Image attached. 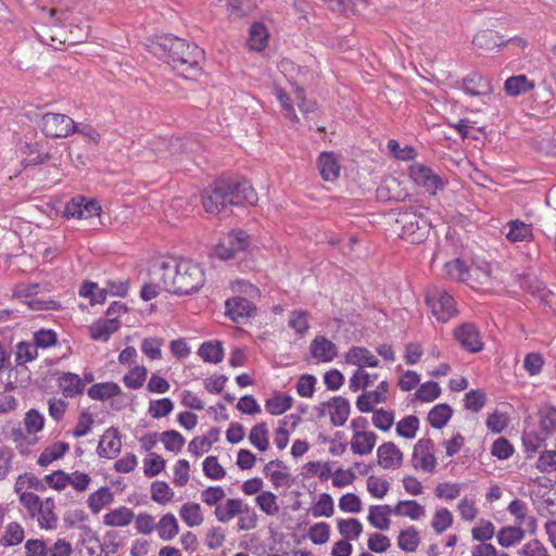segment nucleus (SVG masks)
I'll return each instance as SVG.
<instances>
[{
    "mask_svg": "<svg viewBox=\"0 0 556 556\" xmlns=\"http://www.w3.org/2000/svg\"><path fill=\"white\" fill-rule=\"evenodd\" d=\"M165 291L176 295H187L199 291L205 282L202 266L189 258L162 261L154 270Z\"/></svg>",
    "mask_w": 556,
    "mask_h": 556,
    "instance_id": "obj_1",
    "label": "nucleus"
},
{
    "mask_svg": "<svg viewBox=\"0 0 556 556\" xmlns=\"http://www.w3.org/2000/svg\"><path fill=\"white\" fill-rule=\"evenodd\" d=\"M256 193L248 181L229 182L217 180L210 186L203 197L202 204L206 213L217 215L232 205L254 204Z\"/></svg>",
    "mask_w": 556,
    "mask_h": 556,
    "instance_id": "obj_2",
    "label": "nucleus"
},
{
    "mask_svg": "<svg viewBox=\"0 0 556 556\" xmlns=\"http://www.w3.org/2000/svg\"><path fill=\"white\" fill-rule=\"evenodd\" d=\"M160 48L164 51L163 58L181 75L188 77L199 72V63L203 59V50L186 40L167 36L162 38Z\"/></svg>",
    "mask_w": 556,
    "mask_h": 556,
    "instance_id": "obj_3",
    "label": "nucleus"
},
{
    "mask_svg": "<svg viewBox=\"0 0 556 556\" xmlns=\"http://www.w3.org/2000/svg\"><path fill=\"white\" fill-rule=\"evenodd\" d=\"M18 500L26 509L27 517L36 520L40 529L52 531L58 528L59 517L52 497L41 498L33 492H23Z\"/></svg>",
    "mask_w": 556,
    "mask_h": 556,
    "instance_id": "obj_4",
    "label": "nucleus"
},
{
    "mask_svg": "<svg viewBox=\"0 0 556 556\" xmlns=\"http://www.w3.org/2000/svg\"><path fill=\"white\" fill-rule=\"evenodd\" d=\"M426 303L432 315L442 323L450 320L457 313L453 296L439 286H431L427 289Z\"/></svg>",
    "mask_w": 556,
    "mask_h": 556,
    "instance_id": "obj_5",
    "label": "nucleus"
},
{
    "mask_svg": "<svg viewBox=\"0 0 556 556\" xmlns=\"http://www.w3.org/2000/svg\"><path fill=\"white\" fill-rule=\"evenodd\" d=\"M396 223L402 226L400 233L402 239L410 243H420L429 235L430 224L427 218L414 212L400 213Z\"/></svg>",
    "mask_w": 556,
    "mask_h": 556,
    "instance_id": "obj_6",
    "label": "nucleus"
},
{
    "mask_svg": "<svg viewBox=\"0 0 556 556\" xmlns=\"http://www.w3.org/2000/svg\"><path fill=\"white\" fill-rule=\"evenodd\" d=\"M41 129L47 137L66 138L76 132V123L64 114L46 113L41 118Z\"/></svg>",
    "mask_w": 556,
    "mask_h": 556,
    "instance_id": "obj_7",
    "label": "nucleus"
},
{
    "mask_svg": "<svg viewBox=\"0 0 556 556\" xmlns=\"http://www.w3.org/2000/svg\"><path fill=\"white\" fill-rule=\"evenodd\" d=\"M409 176L417 186L426 189L431 195L437 194L445 188V181L430 167L424 164L415 163L410 165Z\"/></svg>",
    "mask_w": 556,
    "mask_h": 556,
    "instance_id": "obj_8",
    "label": "nucleus"
},
{
    "mask_svg": "<svg viewBox=\"0 0 556 556\" xmlns=\"http://www.w3.org/2000/svg\"><path fill=\"white\" fill-rule=\"evenodd\" d=\"M249 245V236L243 230H232L215 248V254L223 261L233 258Z\"/></svg>",
    "mask_w": 556,
    "mask_h": 556,
    "instance_id": "obj_9",
    "label": "nucleus"
},
{
    "mask_svg": "<svg viewBox=\"0 0 556 556\" xmlns=\"http://www.w3.org/2000/svg\"><path fill=\"white\" fill-rule=\"evenodd\" d=\"M100 212L101 207L96 200L76 197L66 204L64 215L67 218L89 219L99 216Z\"/></svg>",
    "mask_w": 556,
    "mask_h": 556,
    "instance_id": "obj_10",
    "label": "nucleus"
},
{
    "mask_svg": "<svg viewBox=\"0 0 556 556\" xmlns=\"http://www.w3.org/2000/svg\"><path fill=\"white\" fill-rule=\"evenodd\" d=\"M434 444L430 439H420L414 447L413 465L416 469L432 472L437 466Z\"/></svg>",
    "mask_w": 556,
    "mask_h": 556,
    "instance_id": "obj_11",
    "label": "nucleus"
},
{
    "mask_svg": "<svg viewBox=\"0 0 556 556\" xmlns=\"http://www.w3.org/2000/svg\"><path fill=\"white\" fill-rule=\"evenodd\" d=\"M454 337L460 346L471 353L480 352L483 349L480 332L472 323H464L454 330Z\"/></svg>",
    "mask_w": 556,
    "mask_h": 556,
    "instance_id": "obj_12",
    "label": "nucleus"
},
{
    "mask_svg": "<svg viewBox=\"0 0 556 556\" xmlns=\"http://www.w3.org/2000/svg\"><path fill=\"white\" fill-rule=\"evenodd\" d=\"M389 395V384L387 381H381L376 390L364 392L356 400V407L362 413L372 412L375 406L386 403Z\"/></svg>",
    "mask_w": 556,
    "mask_h": 556,
    "instance_id": "obj_13",
    "label": "nucleus"
},
{
    "mask_svg": "<svg viewBox=\"0 0 556 556\" xmlns=\"http://www.w3.org/2000/svg\"><path fill=\"white\" fill-rule=\"evenodd\" d=\"M472 42L477 48L485 51H492L495 48H498L508 42L515 43L518 47L525 46V41L521 38L504 40V38L498 33L490 29L479 31L473 37Z\"/></svg>",
    "mask_w": 556,
    "mask_h": 556,
    "instance_id": "obj_14",
    "label": "nucleus"
},
{
    "mask_svg": "<svg viewBox=\"0 0 556 556\" xmlns=\"http://www.w3.org/2000/svg\"><path fill=\"white\" fill-rule=\"evenodd\" d=\"M378 465L386 470H394L403 464V453L393 442H386L377 448Z\"/></svg>",
    "mask_w": 556,
    "mask_h": 556,
    "instance_id": "obj_15",
    "label": "nucleus"
},
{
    "mask_svg": "<svg viewBox=\"0 0 556 556\" xmlns=\"http://www.w3.org/2000/svg\"><path fill=\"white\" fill-rule=\"evenodd\" d=\"M507 510L511 516L515 517L516 526L521 528L525 526V530H527L530 534H534L536 532L538 521L535 517L528 515V506L523 501L518 498L511 501L507 507Z\"/></svg>",
    "mask_w": 556,
    "mask_h": 556,
    "instance_id": "obj_16",
    "label": "nucleus"
},
{
    "mask_svg": "<svg viewBox=\"0 0 556 556\" xmlns=\"http://www.w3.org/2000/svg\"><path fill=\"white\" fill-rule=\"evenodd\" d=\"M225 306L227 316H229L236 323H241L250 317L254 309L253 304L242 296L228 299L225 303Z\"/></svg>",
    "mask_w": 556,
    "mask_h": 556,
    "instance_id": "obj_17",
    "label": "nucleus"
},
{
    "mask_svg": "<svg viewBox=\"0 0 556 556\" xmlns=\"http://www.w3.org/2000/svg\"><path fill=\"white\" fill-rule=\"evenodd\" d=\"M320 176L326 181H334L340 176L341 166L332 152H323L317 160Z\"/></svg>",
    "mask_w": 556,
    "mask_h": 556,
    "instance_id": "obj_18",
    "label": "nucleus"
},
{
    "mask_svg": "<svg viewBox=\"0 0 556 556\" xmlns=\"http://www.w3.org/2000/svg\"><path fill=\"white\" fill-rule=\"evenodd\" d=\"M309 349L312 356L323 363L331 362L338 354L336 344L323 336L316 337Z\"/></svg>",
    "mask_w": 556,
    "mask_h": 556,
    "instance_id": "obj_19",
    "label": "nucleus"
},
{
    "mask_svg": "<svg viewBox=\"0 0 556 556\" xmlns=\"http://www.w3.org/2000/svg\"><path fill=\"white\" fill-rule=\"evenodd\" d=\"M121 448L122 442L118 432L109 429L101 437L97 451L100 457L114 458L119 454Z\"/></svg>",
    "mask_w": 556,
    "mask_h": 556,
    "instance_id": "obj_20",
    "label": "nucleus"
},
{
    "mask_svg": "<svg viewBox=\"0 0 556 556\" xmlns=\"http://www.w3.org/2000/svg\"><path fill=\"white\" fill-rule=\"evenodd\" d=\"M505 228H507L506 239L511 243L530 242L533 240L532 226L520 219L509 220Z\"/></svg>",
    "mask_w": 556,
    "mask_h": 556,
    "instance_id": "obj_21",
    "label": "nucleus"
},
{
    "mask_svg": "<svg viewBox=\"0 0 556 556\" xmlns=\"http://www.w3.org/2000/svg\"><path fill=\"white\" fill-rule=\"evenodd\" d=\"M344 357L348 364L358 366L361 369L365 366L377 367L379 365V359L363 346H352Z\"/></svg>",
    "mask_w": 556,
    "mask_h": 556,
    "instance_id": "obj_22",
    "label": "nucleus"
},
{
    "mask_svg": "<svg viewBox=\"0 0 556 556\" xmlns=\"http://www.w3.org/2000/svg\"><path fill=\"white\" fill-rule=\"evenodd\" d=\"M121 321L116 317L98 320L89 327L93 340L106 342L118 330Z\"/></svg>",
    "mask_w": 556,
    "mask_h": 556,
    "instance_id": "obj_23",
    "label": "nucleus"
},
{
    "mask_svg": "<svg viewBox=\"0 0 556 556\" xmlns=\"http://www.w3.org/2000/svg\"><path fill=\"white\" fill-rule=\"evenodd\" d=\"M135 518V513L131 508L126 506H119L109 510L103 516V523L106 527H127Z\"/></svg>",
    "mask_w": 556,
    "mask_h": 556,
    "instance_id": "obj_24",
    "label": "nucleus"
},
{
    "mask_svg": "<svg viewBox=\"0 0 556 556\" xmlns=\"http://www.w3.org/2000/svg\"><path fill=\"white\" fill-rule=\"evenodd\" d=\"M392 508L389 505H371L368 509V522L376 529L388 530L391 525Z\"/></svg>",
    "mask_w": 556,
    "mask_h": 556,
    "instance_id": "obj_25",
    "label": "nucleus"
},
{
    "mask_svg": "<svg viewBox=\"0 0 556 556\" xmlns=\"http://www.w3.org/2000/svg\"><path fill=\"white\" fill-rule=\"evenodd\" d=\"M377 439V434L372 431L353 433L351 450L357 455H368L374 450Z\"/></svg>",
    "mask_w": 556,
    "mask_h": 556,
    "instance_id": "obj_26",
    "label": "nucleus"
},
{
    "mask_svg": "<svg viewBox=\"0 0 556 556\" xmlns=\"http://www.w3.org/2000/svg\"><path fill=\"white\" fill-rule=\"evenodd\" d=\"M243 504L241 498H227L215 507L214 516L219 522L227 523L240 514Z\"/></svg>",
    "mask_w": 556,
    "mask_h": 556,
    "instance_id": "obj_27",
    "label": "nucleus"
},
{
    "mask_svg": "<svg viewBox=\"0 0 556 556\" xmlns=\"http://www.w3.org/2000/svg\"><path fill=\"white\" fill-rule=\"evenodd\" d=\"M463 90L470 96H488L492 88L486 78L475 73L464 78Z\"/></svg>",
    "mask_w": 556,
    "mask_h": 556,
    "instance_id": "obj_28",
    "label": "nucleus"
},
{
    "mask_svg": "<svg viewBox=\"0 0 556 556\" xmlns=\"http://www.w3.org/2000/svg\"><path fill=\"white\" fill-rule=\"evenodd\" d=\"M59 388L65 397H74L83 393L85 383L83 379L73 372L63 374L59 380Z\"/></svg>",
    "mask_w": 556,
    "mask_h": 556,
    "instance_id": "obj_29",
    "label": "nucleus"
},
{
    "mask_svg": "<svg viewBox=\"0 0 556 556\" xmlns=\"http://www.w3.org/2000/svg\"><path fill=\"white\" fill-rule=\"evenodd\" d=\"M328 406L330 407L329 415L332 425L343 426L350 415L349 401L342 396H336L328 403Z\"/></svg>",
    "mask_w": 556,
    "mask_h": 556,
    "instance_id": "obj_30",
    "label": "nucleus"
},
{
    "mask_svg": "<svg viewBox=\"0 0 556 556\" xmlns=\"http://www.w3.org/2000/svg\"><path fill=\"white\" fill-rule=\"evenodd\" d=\"M155 530L161 540L172 541L179 533L178 520L172 513H167L156 522Z\"/></svg>",
    "mask_w": 556,
    "mask_h": 556,
    "instance_id": "obj_31",
    "label": "nucleus"
},
{
    "mask_svg": "<svg viewBox=\"0 0 556 556\" xmlns=\"http://www.w3.org/2000/svg\"><path fill=\"white\" fill-rule=\"evenodd\" d=\"M527 530L519 526H507L498 530L496 539L502 547H510L525 539Z\"/></svg>",
    "mask_w": 556,
    "mask_h": 556,
    "instance_id": "obj_32",
    "label": "nucleus"
},
{
    "mask_svg": "<svg viewBox=\"0 0 556 556\" xmlns=\"http://www.w3.org/2000/svg\"><path fill=\"white\" fill-rule=\"evenodd\" d=\"M393 514L399 517H407L412 520H418L425 516V507L413 500L399 501L392 508Z\"/></svg>",
    "mask_w": 556,
    "mask_h": 556,
    "instance_id": "obj_33",
    "label": "nucleus"
},
{
    "mask_svg": "<svg viewBox=\"0 0 556 556\" xmlns=\"http://www.w3.org/2000/svg\"><path fill=\"white\" fill-rule=\"evenodd\" d=\"M68 450L70 445L67 443L62 441L54 442L43 450L39 455L37 463L41 467H47L54 460L62 458Z\"/></svg>",
    "mask_w": 556,
    "mask_h": 556,
    "instance_id": "obj_34",
    "label": "nucleus"
},
{
    "mask_svg": "<svg viewBox=\"0 0 556 556\" xmlns=\"http://www.w3.org/2000/svg\"><path fill=\"white\" fill-rule=\"evenodd\" d=\"M113 493L108 486H102L92 492L87 500V504L92 514H99L105 506L113 502Z\"/></svg>",
    "mask_w": 556,
    "mask_h": 556,
    "instance_id": "obj_35",
    "label": "nucleus"
},
{
    "mask_svg": "<svg viewBox=\"0 0 556 556\" xmlns=\"http://www.w3.org/2000/svg\"><path fill=\"white\" fill-rule=\"evenodd\" d=\"M179 516L181 520L188 527H199L203 523L204 517L200 504L188 502L181 505L179 509Z\"/></svg>",
    "mask_w": 556,
    "mask_h": 556,
    "instance_id": "obj_36",
    "label": "nucleus"
},
{
    "mask_svg": "<svg viewBox=\"0 0 556 556\" xmlns=\"http://www.w3.org/2000/svg\"><path fill=\"white\" fill-rule=\"evenodd\" d=\"M444 275L451 280L469 282L471 273L462 260L455 258L444 264Z\"/></svg>",
    "mask_w": 556,
    "mask_h": 556,
    "instance_id": "obj_37",
    "label": "nucleus"
},
{
    "mask_svg": "<svg viewBox=\"0 0 556 556\" xmlns=\"http://www.w3.org/2000/svg\"><path fill=\"white\" fill-rule=\"evenodd\" d=\"M122 390L115 382H100L92 384L88 390V395L92 400L104 401L121 394Z\"/></svg>",
    "mask_w": 556,
    "mask_h": 556,
    "instance_id": "obj_38",
    "label": "nucleus"
},
{
    "mask_svg": "<svg viewBox=\"0 0 556 556\" xmlns=\"http://www.w3.org/2000/svg\"><path fill=\"white\" fill-rule=\"evenodd\" d=\"M534 88V83L526 75L511 76L505 81V91L508 96L516 97Z\"/></svg>",
    "mask_w": 556,
    "mask_h": 556,
    "instance_id": "obj_39",
    "label": "nucleus"
},
{
    "mask_svg": "<svg viewBox=\"0 0 556 556\" xmlns=\"http://www.w3.org/2000/svg\"><path fill=\"white\" fill-rule=\"evenodd\" d=\"M419 543L420 535L417 529L414 527H408L402 530L397 536L399 547L406 553L415 552Z\"/></svg>",
    "mask_w": 556,
    "mask_h": 556,
    "instance_id": "obj_40",
    "label": "nucleus"
},
{
    "mask_svg": "<svg viewBox=\"0 0 556 556\" xmlns=\"http://www.w3.org/2000/svg\"><path fill=\"white\" fill-rule=\"evenodd\" d=\"M293 399L286 393H278L265 402V409L270 415H281L292 406Z\"/></svg>",
    "mask_w": 556,
    "mask_h": 556,
    "instance_id": "obj_41",
    "label": "nucleus"
},
{
    "mask_svg": "<svg viewBox=\"0 0 556 556\" xmlns=\"http://www.w3.org/2000/svg\"><path fill=\"white\" fill-rule=\"evenodd\" d=\"M148 376V369L143 365H135L130 367L129 371L123 377L124 384L131 390L140 389Z\"/></svg>",
    "mask_w": 556,
    "mask_h": 556,
    "instance_id": "obj_42",
    "label": "nucleus"
},
{
    "mask_svg": "<svg viewBox=\"0 0 556 556\" xmlns=\"http://www.w3.org/2000/svg\"><path fill=\"white\" fill-rule=\"evenodd\" d=\"M175 492L165 481L156 480L151 484V500L160 505H166L174 500Z\"/></svg>",
    "mask_w": 556,
    "mask_h": 556,
    "instance_id": "obj_43",
    "label": "nucleus"
},
{
    "mask_svg": "<svg viewBox=\"0 0 556 556\" xmlns=\"http://www.w3.org/2000/svg\"><path fill=\"white\" fill-rule=\"evenodd\" d=\"M198 354L204 362L218 364L223 361L224 350L220 342H204Z\"/></svg>",
    "mask_w": 556,
    "mask_h": 556,
    "instance_id": "obj_44",
    "label": "nucleus"
},
{
    "mask_svg": "<svg viewBox=\"0 0 556 556\" xmlns=\"http://www.w3.org/2000/svg\"><path fill=\"white\" fill-rule=\"evenodd\" d=\"M268 41V31L264 24L255 23L250 28L249 46L252 50L263 51Z\"/></svg>",
    "mask_w": 556,
    "mask_h": 556,
    "instance_id": "obj_45",
    "label": "nucleus"
},
{
    "mask_svg": "<svg viewBox=\"0 0 556 556\" xmlns=\"http://www.w3.org/2000/svg\"><path fill=\"white\" fill-rule=\"evenodd\" d=\"M250 443L261 452L269 447L268 429L265 422L255 425L249 433Z\"/></svg>",
    "mask_w": 556,
    "mask_h": 556,
    "instance_id": "obj_46",
    "label": "nucleus"
},
{
    "mask_svg": "<svg viewBox=\"0 0 556 556\" xmlns=\"http://www.w3.org/2000/svg\"><path fill=\"white\" fill-rule=\"evenodd\" d=\"M255 504L267 516H276L280 509L276 494L270 491L261 492L255 498Z\"/></svg>",
    "mask_w": 556,
    "mask_h": 556,
    "instance_id": "obj_47",
    "label": "nucleus"
},
{
    "mask_svg": "<svg viewBox=\"0 0 556 556\" xmlns=\"http://www.w3.org/2000/svg\"><path fill=\"white\" fill-rule=\"evenodd\" d=\"M338 530L344 540H356L363 532V525L355 518L341 519L338 521Z\"/></svg>",
    "mask_w": 556,
    "mask_h": 556,
    "instance_id": "obj_48",
    "label": "nucleus"
},
{
    "mask_svg": "<svg viewBox=\"0 0 556 556\" xmlns=\"http://www.w3.org/2000/svg\"><path fill=\"white\" fill-rule=\"evenodd\" d=\"M452 416V408L447 404L435 405L428 414L430 425L437 429L444 427Z\"/></svg>",
    "mask_w": 556,
    "mask_h": 556,
    "instance_id": "obj_49",
    "label": "nucleus"
},
{
    "mask_svg": "<svg viewBox=\"0 0 556 556\" xmlns=\"http://www.w3.org/2000/svg\"><path fill=\"white\" fill-rule=\"evenodd\" d=\"M334 513V504L330 494L321 493L317 502L312 506L311 514L313 517H331Z\"/></svg>",
    "mask_w": 556,
    "mask_h": 556,
    "instance_id": "obj_50",
    "label": "nucleus"
},
{
    "mask_svg": "<svg viewBox=\"0 0 556 556\" xmlns=\"http://www.w3.org/2000/svg\"><path fill=\"white\" fill-rule=\"evenodd\" d=\"M24 536V528L18 522L13 521L5 527L1 542L3 546H14L22 543Z\"/></svg>",
    "mask_w": 556,
    "mask_h": 556,
    "instance_id": "obj_51",
    "label": "nucleus"
},
{
    "mask_svg": "<svg viewBox=\"0 0 556 556\" xmlns=\"http://www.w3.org/2000/svg\"><path fill=\"white\" fill-rule=\"evenodd\" d=\"M366 488L368 493L374 497L381 500L383 498L389 490H390V483L387 479L377 477V476H369L367 478Z\"/></svg>",
    "mask_w": 556,
    "mask_h": 556,
    "instance_id": "obj_52",
    "label": "nucleus"
},
{
    "mask_svg": "<svg viewBox=\"0 0 556 556\" xmlns=\"http://www.w3.org/2000/svg\"><path fill=\"white\" fill-rule=\"evenodd\" d=\"M470 281L468 283L488 285L492 280L493 269L488 263L476 264L469 267Z\"/></svg>",
    "mask_w": 556,
    "mask_h": 556,
    "instance_id": "obj_53",
    "label": "nucleus"
},
{
    "mask_svg": "<svg viewBox=\"0 0 556 556\" xmlns=\"http://www.w3.org/2000/svg\"><path fill=\"white\" fill-rule=\"evenodd\" d=\"M419 429V419L414 416L409 415L402 420H400L396 425V433L400 437H403L405 439H414L417 434V431Z\"/></svg>",
    "mask_w": 556,
    "mask_h": 556,
    "instance_id": "obj_54",
    "label": "nucleus"
},
{
    "mask_svg": "<svg viewBox=\"0 0 556 556\" xmlns=\"http://www.w3.org/2000/svg\"><path fill=\"white\" fill-rule=\"evenodd\" d=\"M174 409V403L168 397H163L159 400H151L149 402V414L155 418L160 419L162 417L168 416Z\"/></svg>",
    "mask_w": 556,
    "mask_h": 556,
    "instance_id": "obj_55",
    "label": "nucleus"
},
{
    "mask_svg": "<svg viewBox=\"0 0 556 556\" xmlns=\"http://www.w3.org/2000/svg\"><path fill=\"white\" fill-rule=\"evenodd\" d=\"M237 527L241 531L252 530L257 526V515L247 503L243 504L240 514L237 515Z\"/></svg>",
    "mask_w": 556,
    "mask_h": 556,
    "instance_id": "obj_56",
    "label": "nucleus"
},
{
    "mask_svg": "<svg viewBox=\"0 0 556 556\" xmlns=\"http://www.w3.org/2000/svg\"><path fill=\"white\" fill-rule=\"evenodd\" d=\"M12 440L15 443L16 448L23 455L29 453V447L35 445L38 442L37 435H29L27 432L25 433L22 429L13 430Z\"/></svg>",
    "mask_w": 556,
    "mask_h": 556,
    "instance_id": "obj_57",
    "label": "nucleus"
},
{
    "mask_svg": "<svg viewBox=\"0 0 556 556\" xmlns=\"http://www.w3.org/2000/svg\"><path fill=\"white\" fill-rule=\"evenodd\" d=\"M377 379V375H370L364 369L358 368L350 379L349 388L351 391L356 392L371 386Z\"/></svg>",
    "mask_w": 556,
    "mask_h": 556,
    "instance_id": "obj_58",
    "label": "nucleus"
},
{
    "mask_svg": "<svg viewBox=\"0 0 556 556\" xmlns=\"http://www.w3.org/2000/svg\"><path fill=\"white\" fill-rule=\"evenodd\" d=\"M161 441L164 447L174 453H178L185 445V438L176 430H167L161 434Z\"/></svg>",
    "mask_w": 556,
    "mask_h": 556,
    "instance_id": "obj_59",
    "label": "nucleus"
},
{
    "mask_svg": "<svg viewBox=\"0 0 556 556\" xmlns=\"http://www.w3.org/2000/svg\"><path fill=\"white\" fill-rule=\"evenodd\" d=\"M25 431L31 435H36L45 426L43 416L36 409H29L24 417Z\"/></svg>",
    "mask_w": 556,
    "mask_h": 556,
    "instance_id": "obj_60",
    "label": "nucleus"
},
{
    "mask_svg": "<svg viewBox=\"0 0 556 556\" xmlns=\"http://www.w3.org/2000/svg\"><path fill=\"white\" fill-rule=\"evenodd\" d=\"M163 344L164 340L161 338H146L141 342V351L150 359H160L162 357Z\"/></svg>",
    "mask_w": 556,
    "mask_h": 556,
    "instance_id": "obj_61",
    "label": "nucleus"
},
{
    "mask_svg": "<svg viewBox=\"0 0 556 556\" xmlns=\"http://www.w3.org/2000/svg\"><path fill=\"white\" fill-rule=\"evenodd\" d=\"M203 472L204 475L212 480H222L226 476V470L218 463L216 456H207L203 460Z\"/></svg>",
    "mask_w": 556,
    "mask_h": 556,
    "instance_id": "obj_62",
    "label": "nucleus"
},
{
    "mask_svg": "<svg viewBox=\"0 0 556 556\" xmlns=\"http://www.w3.org/2000/svg\"><path fill=\"white\" fill-rule=\"evenodd\" d=\"M453 520V515L447 508H440L434 513L431 526L440 534L452 526Z\"/></svg>",
    "mask_w": 556,
    "mask_h": 556,
    "instance_id": "obj_63",
    "label": "nucleus"
},
{
    "mask_svg": "<svg viewBox=\"0 0 556 556\" xmlns=\"http://www.w3.org/2000/svg\"><path fill=\"white\" fill-rule=\"evenodd\" d=\"M540 427L546 433L556 429V408L549 405L543 406L540 412Z\"/></svg>",
    "mask_w": 556,
    "mask_h": 556,
    "instance_id": "obj_64",
    "label": "nucleus"
}]
</instances>
